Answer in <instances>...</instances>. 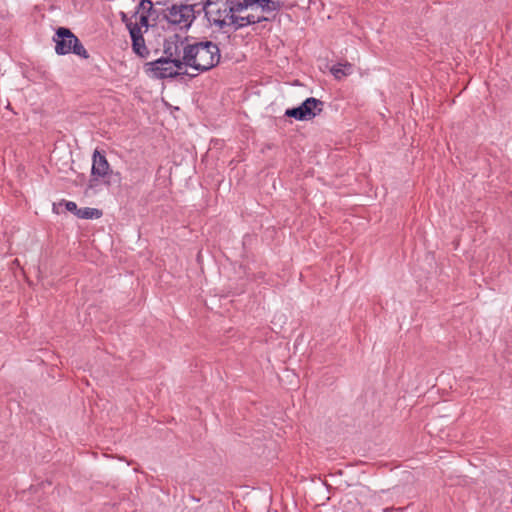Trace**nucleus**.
I'll return each instance as SVG.
<instances>
[{
    "label": "nucleus",
    "mask_w": 512,
    "mask_h": 512,
    "mask_svg": "<svg viewBox=\"0 0 512 512\" xmlns=\"http://www.w3.org/2000/svg\"><path fill=\"white\" fill-rule=\"evenodd\" d=\"M226 3L228 5V12L226 15L237 14L246 10L240 0H226Z\"/></svg>",
    "instance_id": "4468645a"
},
{
    "label": "nucleus",
    "mask_w": 512,
    "mask_h": 512,
    "mask_svg": "<svg viewBox=\"0 0 512 512\" xmlns=\"http://www.w3.org/2000/svg\"><path fill=\"white\" fill-rule=\"evenodd\" d=\"M191 1L183 0L167 7L163 11V19L181 29H188L196 19V14L199 13V10H196L199 4H190Z\"/></svg>",
    "instance_id": "7ed1b4c3"
},
{
    "label": "nucleus",
    "mask_w": 512,
    "mask_h": 512,
    "mask_svg": "<svg viewBox=\"0 0 512 512\" xmlns=\"http://www.w3.org/2000/svg\"><path fill=\"white\" fill-rule=\"evenodd\" d=\"M58 55L75 54L83 59L90 57L79 38L67 27H58L53 37Z\"/></svg>",
    "instance_id": "20e7f679"
},
{
    "label": "nucleus",
    "mask_w": 512,
    "mask_h": 512,
    "mask_svg": "<svg viewBox=\"0 0 512 512\" xmlns=\"http://www.w3.org/2000/svg\"><path fill=\"white\" fill-rule=\"evenodd\" d=\"M129 35L131 38L132 51L141 58H147L150 54V51L146 46L143 31L140 30V26H132Z\"/></svg>",
    "instance_id": "9d476101"
},
{
    "label": "nucleus",
    "mask_w": 512,
    "mask_h": 512,
    "mask_svg": "<svg viewBox=\"0 0 512 512\" xmlns=\"http://www.w3.org/2000/svg\"><path fill=\"white\" fill-rule=\"evenodd\" d=\"M120 181L121 174L111 169L105 152L95 149L92 156L91 175L87 188L95 189L100 183L110 186L112 183H120Z\"/></svg>",
    "instance_id": "f03ea898"
},
{
    "label": "nucleus",
    "mask_w": 512,
    "mask_h": 512,
    "mask_svg": "<svg viewBox=\"0 0 512 512\" xmlns=\"http://www.w3.org/2000/svg\"><path fill=\"white\" fill-rule=\"evenodd\" d=\"M259 0H242V3H243V6L245 7V9L249 8V7H253L254 5H257V2Z\"/></svg>",
    "instance_id": "5701e85b"
},
{
    "label": "nucleus",
    "mask_w": 512,
    "mask_h": 512,
    "mask_svg": "<svg viewBox=\"0 0 512 512\" xmlns=\"http://www.w3.org/2000/svg\"><path fill=\"white\" fill-rule=\"evenodd\" d=\"M167 62L169 65L172 66L173 71H178L179 80L183 79L184 76H187L190 79H193L196 76H198L197 73H189L186 69L187 67L192 68V63L190 55H188L185 46H183V54L181 56L167 58Z\"/></svg>",
    "instance_id": "1a4fd4ad"
},
{
    "label": "nucleus",
    "mask_w": 512,
    "mask_h": 512,
    "mask_svg": "<svg viewBox=\"0 0 512 512\" xmlns=\"http://www.w3.org/2000/svg\"><path fill=\"white\" fill-rule=\"evenodd\" d=\"M150 3H153L151 0H140L138 5L136 6V10L133 13L132 17H136L140 10H144V8L150 6Z\"/></svg>",
    "instance_id": "412c9836"
},
{
    "label": "nucleus",
    "mask_w": 512,
    "mask_h": 512,
    "mask_svg": "<svg viewBox=\"0 0 512 512\" xmlns=\"http://www.w3.org/2000/svg\"><path fill=\"white\" fill-rule=\"evenodd\" d=\"M257 6L261 8L262 12L269 14L281 10L284 2L282 0H259Z\"/></svg>",
    "instance_id": "9b49d317"
},
{
    "label": "nucleus",
    "mask_w": 512,
    "mask_h": 512,
    "mask_svg": "<svg viewBox=\"0 0 512 512\" xmlns=\"http://www.w3.org/2000/svg\"><path fill=\"white\" fill-rule=\"evenodd\" d=\"M64 204H65V207L67 209V211L75 214L76 216H78V213H79V209L77 204L73 201H66V200H63Z\"/></svg>",
    "instance_id": "aec40b11"
},
{
    "label": "nucleus",
    "mask_w": 512,
    "mask_h": 512,
    "mask_svg": "<svg viewBox=\"0 0 512 512\" xmlns=\"http://www.w3.org/2000/svg\"><path fill=\"white\" fill-rule=\"evenodd\" d=\"M119 16H120L121 21L125 24V26L129 32H130V29L132 28V26L138 25L137 22L132 21V17H128V15L123 11H121L119 13Z\"/></svg>",
    "instance_id": "f3484780"
},
{
    "label": "nucleus",
    "mask_w": 512,
    "mask_h": 512,
    "mask_svg": "<svg viewBox=\"0 0 512 512\" xmlns=\"http://www.w3.org/2000/svg\"><path fill=\"white\" fill-rule=\"evenodd\" d=\"M218 0H205L202 4V10L207 18L208 22H211L210 15L213 13V10H210L209 7L215 4Z\"/></svg>",
    "instance_id": "dca6fc26"
},
{
    "label": "nucleus",
    "mask_w": 512,
    "mask_h": 512,
    "mask_svg": "<svg viewBox=\"0 0 512 512\" xmlns=\"http://www.w3.org/2000/svg\"><path fill=\"white\" fill-rule=\"evenodd\" d=\"M331 73L336 79L352 74L353 65L349 62L337 63L330 69Z\"/></svg>",
    "instance_id": "f8f14e48"
},
{
    "label": "nucleus",
    "mask_w": 512,
    "mask_h": 512,
    "mask_svg": "<svg viewBox=\"0 0 512 512\" xmlns=\"http://www.w3.org/2000/svg\"><path fill=\"white\" fill-rule=\"evenodd\" d=\"M225 18L229 19V24H231L233 26L234 31H237V30H239L245 26H248V25H253V24L261 23V22H272L275 20L276 14H274L272 16L261 15V16H257V17L253 14H249L247 16H239L237 14H230V15H225Z\"/></svg>",
    "instance_id": "6e6552de"
},
{
    "label": "nucleus",
    "mask_w": 512,
    "mask_h": 512,
    "mask_svg": "<svg viewBox=\"0 0 512 512\" xmlns=\"http://www.w3.org/2000/svg\"><path fill=\"white\" fill-rule=\"evenodd\" d=\"M144 72L152 79L165 80V79H178V71H173L171 65L167 60L157 58L144 64Z\"/></svg>",
    "instance_id": "423d86ee"
},
{
    "label": "nucleus",
    "mask_w": 512,
    "mask_h": 512,
    "mask_svg": "<svg viewBox=\"0 0 512 512\" xmlns=\"http://www.w3.org/2000/svg\"><path fill=\"white\" fill-rule=\"evenodd\" d=\"M406 508L404 507H398V508H395V507H387V508H384L382 510V512H393V511H396V512H403Z\"/></svg>",
    "instance_id": "b1692460"
},
{
    "label": "nucleus",
    "mask_w": 512,
    "mask_h": 512,
    "mask_svg": "<svg viewBox=\"0 0 512 512\" xmlns=\"http://www.w3.org/2000/svg\"><path fill=\"white\" fill-rule=\"evenodd\" d=\"M103 212L100 209L97 208H80L78 216L81 219H98L102 216Z\"/></svg>",
    "instance_id": "ddd939ff"
},
{
    "label": "nucleus",
    "mask_w": 512,
    "mask_h": 512,
    "mask_svg": "<svg viewBox=\"0 0 512 512\" xmlns=\"http://www.w3.org/2000/svg\"><path fill=\"white\" fill-rule=\"evenodd\" d=\"M323 106V101L309 97L299 106L286 109L284 115L289 118H294L297 121H308L321 114Z\"/></svg>",
    "instance_id": "39448f33"
},
{
    "label": "nucleus",
    "mask_w": 512,
    "mask_h": 512,
    "mask_svg": "<svg viewBox=\"0 0 512 512\" xmlns=\"http://www.w3.org/2000/svg\"><path fill=\"white\" fill-rule=\"evenodd\" d=\"M228 12V9H225V10H216V11H213V13L210 15V18H222L223 14L226 13L227 14Z\"/></svg>",
    "instance_id": "4be33fe9"
},
{
    "label": "nucleus",
    "mask_w": 512,
    "mask_h": 512,
    "mask_svg": "<svg viewBox=\"0 0 512 512\" xmlns=\"http://www.w3.org/2000/svg\"><path fill=\"white\" fill-rule=\"evenodd\" d=\"M139 15V22H138V25L140 26V30L142 28H145V32L148 30V28L150 27V23H149V18L147 17V15H144L142 13H138Z\"/></svg>",
    "instance_id": "6ab92c4d"
},
{
    "label": "nucleus",
    "mask_w": 512,
    "mask_h": 512,
    "mask_svg": "<svg viewBox=\"0 0 512 512\" xmlns=\"http://www.w3.org/2000/svg\"><path fill=\"white\" fill-rule=\"evenodd\" d=\"M169 0H166V1H157L156 2V5H163V6H166L168 4Z\"/></svg>",
    "instance_id": "a878e982"
},
{
    "label": "nucleus",
    "mask_w": 512,
    "mask_h": 512,
    "mask_svg": "<svg viewBox=\"0 0 512 512\" xmlns=\"http://www.w3.org/2000/svg\"><path fill=\"white\" fill-rule=\"evenodd\" d=\"M209 23L216 25L217 27H219V29H221L223 31H224L225 27L231 25V24H229V22L226 21L225 18H211V22H209Z\"/></svg>",
    "instance_id": "a211bd4d"
},
{
    "label": "nucleus",
    "mask_w": 512,
    "mask_h": 512,
    "mask_svg": "<svg viewBox=\"0 0 512 512\" xmlns=\"http://www.w3.org/2000/svg\"><path fill=\"white\" fill-rule=\"evenodd\" d=\"M198 4H199V6H197V7H196V10H199V13H198V14H196V17H197L198 15H200V13H201V12H203V10H202V4H203V1H201V2H200V3H198Z\"/></svg>",
    "instance_id": "393cba45"
},
{
    "label": "nucleus",
    "mask_w": 512,
    "mask_h": 512,
    "mask_svg": "<svg viewBox=\"0 0 512 512\" xmlns=\"http://www.w3.org/2000/svg\"><path fill=\"white\" fill-rule=\"evenodd\" d=\"M185 49L190 55L192 69L197 75L211 71L221 62L219 45L206 37L199 38L193 43H186Z\"/></svg>",
    "instance_id": "f257e3e1"
},
{
    "label": "nucleus",
    "mask_w": 512,
    "mask_h": 512,
    "mask_svg": "<svg viewBox=\"0 0 512 512\" xmlns=\"http://www.w3.org/2000/svg\"><path fill=\"white\" fill-rule=\"evenodd\" d=\"M139 13L147 15L149 19L152 18L155 22L160 18V13L154 8V3H150V6L144 8V10H140Z\"/></svg>",
    "instance_id": "2eb2a0df"
},
{
    "label": "nucleus",
    "mask_w": 512,
    "mask_h": 512,
    "mask_svg": "<svg viewBox=\"0 0 512 512\" xmlns=\"http://www.w3.org/2000/svg\"><path fill=\"white\" fill-rule=\"evenodd\" d=\"M189 40L190 37H182L177 33L166 37L163 41V55L160 58L167 60V58L181 56L183 46L190 43Z\"/></svg>",
    "instance_id": "0eeeda50"
}]
</instances>
